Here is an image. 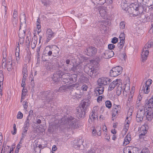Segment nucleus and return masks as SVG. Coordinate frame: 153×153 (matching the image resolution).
Wrapping results in <instances>:
<instances>
[{
	"label": "nucleus",
	"instance_id": "69168bd1",
	"mask_svg": "<svg viewBox=\"0 0 153 153\" xmlns=\"http://www.w3.org/2000/svg\"><path fill=\"white\" fill-rule=\"evenodd\" d=\"M30 38H29V37L28 36H27L26 38V43L27 44V45H29L30 43Z\"/></svg>",
	"mask_w": 153,
	"mask_h": 153
},
{
	"label": "nucleus",
	"instance_id": "052dcab7",
	"mask_svg": "<svg viewBox=\"0 0 153 153\" xmlns=\"http://www.w3.org/2000/svg\"><path fill=\"white\" fill-rule=\"evenodd\" d=\"M91 112L95 113V114H98V111L97 107L96 106L94 107L93 108Z\"/></svg>",
	"mask_w": 153,
	"mask_h": 153
},
{
	"label": "nucleus",
	"instance_id": "412c9836",
	"mask_svg": "<svg viewBox=\"0 0 153 153\" xmlns=\"http://www.w3.org/2000/svg\"><path fill=\"white\" fill-rule=\"evenodd\" d=\"M70 74L69 73H64L62 72V77L61 79L65 83V84L69 83V78L70 77Z\"/></svg>",
	"mask_w": 153,
	"mask_h": 153
},
{
	"label": "nucleus",
	"instance_id": "338daca9",
	"mask_svg": "<svg viewBox=\"0 0 153 153\" xmlns=\"http://www.w3.org/2000/svg\"><path fill=\"white\" fill-rule=\"evenodd\" d=\"M118 40V38L114 37L112 39L111 42L113 44H115L117 42Z\"/></svg>",
	"mask_w": 153,
	"mask_h": 153
},
{
	"label": "nucleus",
	"instance_id": "9b49d317",
	"mask_svg": "<svg viewBox=\"0 0 153 153\" xmlns=\"http://www.w3.org/2000/svg\"><path fill=\"white\" fill-rule=\"evenodd\" d=\"M26 30V25L25 24H21L19 30V37H25Z\"/></svg>",
	"mask_w": 153,
	"mask_h": 153
},
{
	"label": "nucleus",
	"instance_id": "2f4dec72",
	"mask_svg": "<svg viewBox=\"0 0 153 153\" xmlns=\"http://www.w3.org/2000/svg\"><path fill=\"white\" fill-rule=\"evenodd\" d=\"M37 43V39L36 37H33L31 43V46L32 48L33 49L36 47Z\"/></svg>",
	"mask_w": 153,
	"mask_h": 153
},
{
	"label": "nucleus",
	"instance_id": "bb28decb",
	"mask_svg": "<svg viewBox=\"0 0 153 153\" xmlns=\"http://www.w3.org/2000/svg\"><path fill=\"white\" fill-rule=\"evenodd\" d=\"M145 107H148V109L149 108H153V100L151 98L149 100H146L145 102Z\"/></svg>",
	"mask_w": 153,
	"mask_h": 153
},
{
	"label": "nucleus",
	"instance_id": "58836bf2",
	"mask_svg": "<svg viewBox=\"0 0 153 153\" xmlns=\"http://www.w3.org/2000/svg\"><path fill=\"white\" fill-rule=\"evenodd\" d=\"M90 118H91L93 120H95L96 118L98 119V114L91 112L89 115Z\"/></svg>",
	"mask_w": 153,
	"mask_h": 153
},
{
	"label": "nucleus",
	"instance_id": "4c0bfd02",
	"mask_svg": "<svg viewBox=\"0 0 153 153\" xmlns=\"http://www.w3.org/2000/svg\"><path fill=\"white\" fill-rule=\"evenodd\" d=\"M41 1L42 4L46 6H49L51 4L50 0H42Z\"/></svg>",
	"mask_w": 153,
	"mask_h": 153
},
{
	"label": "nucleus",
	"instance_id": "72a5a7b5",
	"mask_svg": "<svg viewBox=\"0 0 153 153\" xmlns=\"http://www.w3.org/2000/svg\"><path fill=\"white\" fill-rule=\"evenodd\" d=\"M149 87L148 86H146L145 85V86H144V85L142 87H140V90L143 91L144 93L148 94L150 90Z\"/></svg>",
	"mask_w": 153,
	"mask_h": 153
},
{
	"label": "nucleus",
	"instance_id": "603ef678",
	"mask_svg": "<svg viewBox=\"0 0 153 153\" xmlns=\"http://www.w3.org/2000/svg\"><path fill=\"white\" fill-rule=\"evenodd\" d=\"M101 128L100 127H96V134H97L99 136H100L101 135Z\"/></svg>",
	"mask_w": 153,
	"mask_h": 153
},
{
	"label": "nucleus",
	"instance_id": "f257e3e1",
	"mask_svg": "<svg viewBox=\"0 0 153 153\" xmlns=\"http://www.w3.org/2000/svg\"><path fill=\"white\" fill-rule=\"evenodd\" d=\"M81 102L79 106L76 109V114L80 118L84 117L85 110L90 104V101L88 100H84Z\"/></svg>",
	"mask_w": 153,
	"mask_h": 153
},
{
	"label": "nucleus",
	"instance_id": "e433bc0d",
	"mask_svg": "<svg viewBox=\"0 0 153 153\" xmlns=\"http://www.w3.org/2000/svg\"><path fill=\"white\" fill-rule=\"evenodd\" d=\"M67 88V86L66 85H62L57 90V91L59 92H63L66 90Z\"/></svg>",
	"mask_w": 153,
	"mask_h": 153
},
{
	"label": "nucleus",
	"instance_id": "f03ea898",
	"mask_svg": "<svg viewBox=\"0 0 153 153\" xmlns=\"http://www.w3.org/2000/svg\"><path fill=\"white\" fill-rule=\"evenodd\" d=\"M62 124L65 125L66 127L69 129H75L77 127L76 119L72 116H68L67 118L62 119Z\"/></svg>",
	"mask_w": 153,
	"mask_h": 153
},
{
	"label": "nucleus",
	"instance_id": "c03bdc74",
	"mask_svg": "<svg viewBox=\"0 0 153 153\" xmlns=\"http://www.w3.org/2000/svg\"><path fill=\"white\" fill-rule=\"evenodd\" d=\"M121 7L123 10L128 12L129 7L128 6V5L127 3H123V4L121 5Z\"/></svg>",
	"mask_w": 153,
	"mask_h": 153
},
{
	"label": "nucleus",
	"instance_id": "e2e57ef3",
	"mask_svg": "<svg viewBox=\"0 0 153 153\" xmlns=\"http://www.w3.org/2000/svg\"><path fill=\"white\" fill-rule=\"evenodd\" d=\"M23 105L24 109L26 110L28 107L27 102L26 101H24L23 102Z\"/></svg>",
	"mask_w": 153,
	"mask_h": 153
},
{
	"label": "nucleus",
	"instance_id": "f8f14e48",
	"mask_svg": "<svg viewBox=\"0 0 153 153\" xmlns=\"http://www.w3.org/2000/svg\"><path fill=\"white\" fill-rule=\"evenodd\" d=\"M78 68L79 66L78 65L74 66L73 65L70 64L68 65H65V66H64V71L67 72H77Z\"/></svg>",
	"mask_w": 153,
	"mask_h": 153
},
{
	"label": "nucleus",
	"instance_id": "9d476101",
	"mask_svg": "<svg viewBox=\"0 0 153 153\" xmlns=\"http://www.w3.org/2000/svg\"><path fill=\"white\" fill-rule=\"evenodd\" d=\"M85 53L89 56H91L95 55L97 52L96 48L94 47H90L84 50Z\"/></svg>",
	"mask_w": 153,
	"mask_h": 153
},
{
	"label": "nucleus",
	"instance_id": "a211bd4d",
	"mask_svg": "<svg viewBox=\"0 0 153 153\" xmlns=\"http://www.w3.org/2000/svg\"><path fill=\"white\" fill-rule=\"evenodd\" d=\"M146 110H147L145 111L146 113V119L148 121H151L153 117V110L150 107L148 109H146Z\"/></svg>",
	"mask_w": 153,
	"mask_h": 153
},
{
	"label": "nucleus",
	"instance_id": "4d7b16f0",
	"mask_svg": "<svg viewBox=\"0 0 153 153\" xmlns=\"http://www.w3.org/2000/svg\"><path fill=\"white\" fill-rule=\"evenodd\" d=\"M147 130L146 129V128L145 127L143 129V132L140 134V136L141 135H144L146 133Z\"/></svg>",
	"mask_w": 153,
	"mask_h": 153
},
{
	"label": "nucleus",
	"instance_id": "79ce46f5",
	"mask_svg": "<svg viewBox=\"0 0 153 153\" xmlns=\"http://www.w3.org/2000/svg\"><path fill=\"white\" fill-rule=\"evenodd\" d=\"M125 41L124 40H120V42L118 43L117 46L120 49L123 48L124 45Z\"/></svg>",
	"mask_w": 153,
	"mask_h": 153
},
{
	"label": "nucleus",
	"instance_id": "13d9d810",
	"mask_svg": "<svg viewBox=\"0 0 153 153\" xmlns=\"http://www.w3.org/2000/svg\"><path fill=\"white\" fill-rule=\"evenodd\" d=\"M13 128L14 131H12V133L13 135H15L16 134V125L15 124H13Z\"/></svg>",
	"mask_w": 153,
	"mask_h": 153
},
{
	"label": "nucleus",
	"instance_id": "423d86ee",
	"mask_svg": "<svg viewBox=\"0 0 153 153\" xmlns=\"http://www.w3.org/2000/svg\"><path fill=\"white\" fill-rule=\"evenodd\" d=\"M153 45L152 42H148L144 46V48L142 51L141 56L143 62L145 61L149 53V51L148 49L151 48Z\"/></svg>",
	"mask_w": 153,
	"mask_h": 153
},
{
	"label": "nucleus",
	"instance_id": "bf43d9fd",
	"mask_svg": "<svg viewBox=\"0 0 153 153\" xmlns=\"http://www.w3.org/2000/svg\"><path fill=\"white\" fill-rule=\"evenodd\" d=\"M23 114L20 111H19L17 115V118L21 119L23 117Z\"/></svg>",
	"mask_w": 153,
	"mask_h": 153
},
{
	"label": "nucleus",
	"instance_id": "5701e85b",
	"mask_svg": "<svg viewBox=\"0 0 153 153\" xmlns=\"http://www.w3.org/2000/svg\"><path fill=\"white\" fill-rule=\"evenodd\" d=\"M46 34L47 38L46 40V42H48L51 39L52 37L54 36L55 34V33L53 32L51 29L48 28L47 29Z\"/></svg>",
	"mask_w": 153,
	"mask_h": 153
},
{
	"label": "nucleus",
	"instance_id": "a18cd8bd",
	"mask_svg": "<svg viewBox=\"0 0 153 153\" xmlns=\"http://www.w3.org/2000/svg\"><path fill=\"white\" fill-rule=\"evenodd\" d=\"M18 18H15L13 17L12 19V22L14 27H16V26L18 23Z\"/></svg>",
	"mask_w": 153,
	"mask_h": 153
},
{
	"label": "nucleus",
	"instance_id": "864d4df0",
	"mask_svg": "<svg viewBox=\"0 0 153 153\" xmlns=\"http://www.w3.org/2000/svg\"><path fill=\"white\" fill-rule=\"evenodd\" d=\"M152 82V80L150 79H148L145 83L146 86H148L149 87L150 85L151 84Z\"/></svg>",
	"mask_w": 153,
	"mask_h": 153
},
{
	"label": "nucleus",
	"instance_id": "8fccbe9b",
	"mask_svg": "<svg viewBox=\"0 0 153 153\" xmlns=\"http://www.w3.org/2000/svg\"><path fill=\"white\" fill-rule=\"evenodd\" d=\"M106 107L108 108H110L112 106L111 102L109 100H107L105 102Z\"/></svg>",
	"mask_w": 153,
	"mask_h": 153
},
{
	"label": "nucleus",
	"instance_id": "0eeeda50",
	"mask_svg": "<svg viewBox=\"0 0 153 153\" xmlns=\"http://www.w3.org/2000/svg\"><path fill=\"white\" fill-rule=\"evenodd\" d=\"M42 98L48 101H51L54 95V92L52 91H48L40 92Z\"/></svg>",
	"mask_w": 153,
	"mask_h": 153
},
{
	"label": "nucleus",
	"instance_id": "a19ab883",
	"mask_svg": "<svg viewBox=\"0 0 153 153\" xmlns=\"http://www.w3.org/2000/svg\"><path fill=\"white\" fill-rule=\"evenodd\" d=\"M96 91L98 93L99 95L102 94L103 93L104 91V87H99L96 88Z\"/></svg>",
	"mask_w": 153,
	"mask_h": 153
},
{
	"label": "nucleus",
	"instance_id": "de8ad7c7",
	"mask_svg": "<svg viewBox=\"0 0 153 153\" xmlns=\"http://www.w3.org/2000/svg\"><path fill=\"white\" fill-rule=\"evenodd\" d=\"M29 126V120L28 118L25 121L23 128L28 129Z\"/></svg>",
	"mask_w": 153,
	"mask_h": 153
},
{
	"label": "nucleus",
	"instance_id": "b1692460",
	"mask_svg": "<svg viewBox=\"0 0 153 153\" xmlns=\"http://www.w3.org/2000/svg\"><path fill=\"white\" fill-rule=\"evenodd\" d=\"M118 79H116L113 81L109 85L108 89V91H111L113 90L116 86H117L119 84L118 82Z\"/></svg>",
	"mask_w": 153,
	"mask_h": 153
},
{
	"label": "nucleus",
	"instance_id": "aec40b11",
	"mask_svg": "<svg viewBox=\"0 0 153 153\" xmlns=\"http://www.w3.org/2000/svg\"><path fill=\"white\" fill-rule=\"evenodd\" d=\"M99 10L100 14L101 16L104 19L107 18L108 10L106 7L103 6L100 7Z\"/></svg>",
	"mask_w": 153,
	"mask_h": 153
},
{
	"label": "nucleus",
	"instance_id": "a878e982",
	"mask_svg": "<svg viewBox=\"0 0 153 153\" xmlns=\"http://www.w3.org/2000/svg\"><path fill=\"white\" fill-rule=\"evenodd\" d=\"M51 50H52L53 56L55 57L58 56L59 54V49L57 46H52L51 48Z\"/></svg>",
	"mask_w": 153,
	"mask_h": 153
},
{
	"label": "nucleus",
	"instance_id": "37998d69",
	"mask_svg": "<svg viewBox=\"0 0 153 153\" xmlns=\"http://www.w3.org/2000/svg\"><path fill=\"white\" fill-rule=\"evenodd\" d=\"M26 66L23 67L22 69V73L23 74V76L25 77H27L28 76Z\"/></svg>",
	"mask_w": 153,
	"mask_h": 153
},
{
	"label": "nucleus",
	"instance_id": "2eb2a0df",
	"mask_svg": "<svg viewBox=\"0 0 153 153\" xmlns=\"http://www.w3.org/2000/svg\"><path fill=\"white\" fill-rule=\"evenodd\" d=\"M62 71H56L53 74L52 79L55 82L60 81L62 77Z\"/></svg>",
	"mask_w": 153,
	"mask_h": 153
},
{
	"label": "nucleus",
	"instance_id": "39448f33",
	"mask_svg": "<svg viewBox=\"0 0 153 153\" xmlns=\"http://www.w3.org/2000/svg\"><path fill=\"white\" fill-rule=\"evenodd\" d=\"M84 72L88 75L92 76H95L96 73L98 71L97 68L92 65H85L84 67Z\"/></svg>",
	"mask_w": 153,
	"mask_h": 153
},
{
	"label": "nucleus",
	"instance_id": "49530a36",
	"mask_svg": "<svg viewBox=\"0 0 153 153\" xmlns=\"http://www.w3.org/2000/svg\"><path fill=\"white\" fill-rule=\"evenodd\" d=\"M1 8L3 9V13L4 14V18H6L7 17V9L6 8V6L3 5L1 6Z\"/></svg>",
	"mask_w": 153,
	"mask_h": 153
},
{
	"label": "nucleus",
	"instance_id": "20e7f679",
	"mask_svg": "<svg viewBox=\"0 0 153 153\" xmlns=\"http://www.w3.org/2000/svg\"><path fill=\"white\" fill-rule=\"evenodd\" d=\"M2 50L3 51V59L2 60V66L4 69L6 68L9 71H11L12 69L13 68L12 60L9 59V60H7V61H6L5 59L7 54L6 48L4 47L2 48Z\"/></svg>",
	"mask_w": 153,
	"mask_h": 153
},
{
	"label": "nucleus",
	"instance_id": "4be33fe9",
	"mask_svg": "<svg viewBox=\"0 0 153 153\" xmlns=\"http://www.w3.org/2000/svg\"><path fill=\"white\" fill-rule=\"evenodd\" d=\"M103 56L105 59H108L113 57L114 55V53L111 50H107L104 53Z\"/></svg>",
	"mask_w": 153,
	"mask_h": 153
},
{
	"label": "nucleus",
	"instance_id": "6ab92c4d",
	"mask_svg": "<svg viewBox=\"0 0 153 153\" xmlns=\"http://www.w3.org/2000/svg\"><path fill=\"white\" fill-rule=\"evenodd\" d=\"M113 108L112 110V120H114L113 117H115L118 113L120 108V105H117L114 104L113 105Z\"/></svg>",
	"mask_w": 153,
	"mask_h": 153
},
{
	"label": "nucleus",
	"instance_id": "393cba45",
	"mask_svg": "<svg viewBox=\"0 0 153 153\" xmlns=\"http://www.w3.org/2000/svg\"><path fill=\"white\" fill-rule=\"evenodd\" d=\"M125 91V88H124L123 89L122 84L119 83L117 87L116 93L117 95L118 96H119L121 94L122 91H123V93L124 91Z\"/></svg>",
	"mask_w": 153,
	"mask_h": 153
},
{
	"label": "nucleus",
	"instance_id": "5fc2aeb1",
	"mask_svg": "<svg viewBox=\"0 0 153 153\" xmlns=\"http://www.w3.org/2000/svg\"><path fill=\"white\" fill-rule=\"evenodd\" d=\"M40 19L39 18L37 19V21L36 22V25L37 26V28L38 30L40 29L41 26L40 25V22H39Z\"/></svg>",
	"mask_w": 153,
	"mask_h": 153
},
{
	"label": "nucleus",
	"instance_id": "c85d7f7f",
	"mask_svg": "<svg viewBox=\"0 0 153 153\" xmlns=\"http://www.w3.org/2000/svg\"><path fill=\"white\" fill-rule=\"evenodd\" d=\"M82 83H88L89 82V79L85 76L82 75L79 79Z\"/></svg>",
	"mask_w": 153,
	"mask_h": 153
},
{
	"label": "nucleus",
	"instance_id": "774afa93",
	"mask_svg": "<svg viewBox=\"0 0 153 153\" xmlns=\"http://www.w3.org/2000/svg\"><path fill=\"white\" fill-rule=\"evenodd\" d=\"M133 153H139V149L137 147H134L133 149Z\"/></svg>",
	"mask_w": 153,
	"mask_h": 153
},
{
	"label": "nucleus",
	"instance_id": "0e129e2a",
	"mask_svg": "<svg viewBox=\"0 0 153 153\" xmlns=\"http://www.w3.org/2000/svg\"><path fill=\"white\" fill-rule=\"evenodd\" d=\"M115 47V45L113 44H109L108 45V50H112Z\"/></svg>",
	"mask_w": 153,
	"mask_h": 153
},
{
	"label": "nucleus",
	"instance_id": "09e8293b",
	"mask_svg": "<svg viewBox=\"0 0 153 153\" xmlns=\"http://www.w3.org/2000/svg\"><path fill=\"white\" fill-rule=\"evenodd\" d=\"M126 22L125 21H122L120 24V28L123 29L125 28Z\"/></svg>",
	"mask_w": 153,
	"mask_h": 153
},
{
	"label": "nucleus",
	"instance_id": "c756f323",
	"mask_svg": "<svg viewBox=\"0 0 153 153\" xmlns=\"http://www.w3.org/2000/svg\"><path fill=\"white\" fill-rule=\"evenodd\" d=\"M94 5H97L98 4H103L106 2V0H91Z\"/></svg>",
	"mask_w": 153,
	"mask_h": 153
},
{
	"label": "nucleus",
	"instance_id": "4468645a",
	"mask_svg": "<svg viewBox=\"0 0 153 153\" xmlns=\"http://www.w3.org/2000/svg\"><path fill=\"white\" fill-rule=\"evenodd\" d=\"M141 14L140 17L142 19H141L143 22H149L151 21L152 22L153 21V13H152L150 14L149 16L148 15H144V14Z\"/></svg>",
	"mask_w": 153,
	"mask_h": 153
},
{
	"label": "nucleus",
	"instance_id": "ea45409f",
	"mask_svg": "<svg viewBox=\"0 0 153 153\" xmlns=\"http://www.w3.org/2000/svg\"><path fill=\"white\" fill-rule=\"evenodd\" d=\"M18 47V50L16 48V60L17 61H18L19 59V44H18V46H17V48Z\"/></svg>",
	"mask_w": 153,
	"mask_h": 153
},
{
	"label": "nucleus",
	"instance_id": "680f3d73",
	"mask_svg": "<svg viewBox=\"0 0 153 153\" xmlns=\"http://www.w3.org/2000/svg\"><path fill=\"white\" fill-rule=\"evenodd\" d=\"M25 37H19V43L21 45H22L24 42Z\"/></svg>",
	"mask_w": 153,
	"mask_h": 153
},
{
	"label": "nucleus",
	"instance_id": "6e6d98bb",
	"mask_svg": "<svg viewBox=\"0 0 153 153\" xmlns=\"http://www.w3.org/2000/svg\"><path fill=\"white\" fill-rule=\"evenodd\" d=\"M125 34L124 33H121L120 35L119 38L120 40H124L125 41Z\"/></svg>",
	"mask_w": 153,
	"mask_h": 153
},
{
	"label": "nucleus",
	"instance_id": "6e6552de",
	"mask_svg": "<svg viewBox=\"0 0 153 153\" xmlns=\"http://www.w3.org/2000/svg\"><path fill=\"white\" fill-rule=\"evenodd\" d=\"M122 70V68L120 66L113 68L110 71V75L112 77L117 76L121 74Z\"/></svg>",
	"mask_w": 153,
	"mask_h": 153
},
{
	"label": "nucleus",
	"instance_id": "3c124183",
	"mask_svg": "<svg viewBox=\"0 0 153 153\" xmlns=\"http://www.w3.org/2000/svg\"><path fill=\"white\" fill-rule=\"evenodd\" d=\"M10 148V146H7V147L4 148V149L3 150V148H2V149L1 150V153H4L6 152H7L9 150V149Z\"/></svg>",
	"mask_w": 153,
	"mask_h": 153
},
{
	"label": "nucleus",
	"instance_id": "7ed1b4c3",
	"mask_svg": "<svg viewBox=\"0 0 153 153\" xmlns=\"http://www.w3.org/2000/svg\"><path fill=\"white\" fill-rule=\"evenodd\" d=\"M143 6L142 5L138 6L134 3H132L130 5L128 10V12L133 16H137L143 13Z\"/></svg>",
	"mask_w": 153,
	"mask_h": 153
},
{
	"label": "nucleus",
	"instance_id": "c9c22d12",
	"mask_svg": "<svg viewBox=\"0 0 153 153\" xmlns=\"http://www.w3.org/2000/svg\"><path fill=\"white\" fill-rule=\"evenodd\" d=\"M28 129L23 128L22 133V138L21 139V141H22L23 139L25 137L27 134Z\"/></svg>",
	"mask_w": 153,
	"mask_h": 153
},
{
	"label": "nucleus",
	"instance_id": "dca6fc26",
	"mask_svg": "<svg viewBox=\"0 0 153 153\" xmlns=\"http://www.w3.org/2000/svg\"><path fill=\"white\" fill-rule=\"evenodd\" d=\"M57 67L56 65V64L52 62H46L45 65V68L49 71H53L56 69Z\"/></svg>",
	"mask_w": 153,
	"mask_h": 153
},
{
	"label": "nucleus",
	"instance_id": "cd10ccee",
	"mask_svg": "<svg viewBox=\"0 0 153 153\" xmlns=\"http://www.w3.org/2000/svg\"><path fill=\"white\" fill-rule=\"evenodd\" d=\"M77 76L76 74H71L69 78V83H72L74 82H76L77 80Z\"/></svg>",
	"mask_w": 153,
	"mask_h": 153
},
{
	"label": "nucleus",
	"instance_id": "7c9ffc66",
	"mask_svg": "<svg viewBox=\"0 0 153 153\" xmlns=\"http://www.w3.org/2000/svg\"><path fill=\"white\" fill-rule=\"evenodd\" d=\"M145 3L148 7H150L149 9L153 10V0H145Z\"/></svg>",
	"mask_w": 153,
	"mask_h": 153
},
{
	"label": "nucleus",
	"instance_id": "1a4fd4ad",
	"mask_svg": "<svg viewBox=\"0 0 153 153\" xmlns=\"http://www.w3.org/2000/svg\"><path fill=\"white\" fill-rule=\"evenodd\" d=\"M111 79L106 77H102L100 78L97 80L98 85L99 86H103L107 85L111 82Z\"/></svg>",
	"mask_w": 153,
	"mask_h": 153
},
{
	"label": "nucleus",
	"instance_id": "ddd939ff",
	"mask_svg": "<svg viewBox=\"0 0 153 153\" xmlns=\"http://www.w3.org/2000/svg\"><path fill=\"white\" fill-rule=\"evenodd\" d=\"M145 114V109H142L138 110L137 113L136 120L137 122H142Z\"/></svg>",
	"mask_w": 153,
	"mask_h": 153
},
{
	"label": "nucleus",
	"instance_id": "473e14b6",
	"mask_svg": "<svg viewBox=\"0 0 153 153\" xmlns=\"http://www.w3.org/2000/svg\"><path fill=\"white\" fill-rule=\"evenodd\" d=\"M20 24H25L26 21V16L25 14L23 13H22L20 17Z\"/></svg>",
	"mask_w": 153,
	"mask_h": 153
},
{
	"label": "nucleus",
	"instance_id": "f3484780",
	"mask_svg": "<svg viewBox=\"0 0 153 153\" xmlns=\"http://www.w3.org/2000/svg\"><path fill=\"white\" fill-rule=\"evenodd\" d=\"M71 95L76 98H80L82 95L81 90L78 89L73 88L70 92Z\"/></svg>",
	"mask_w": 153,
	"mask_h": 153
},
{
	"label": "nucleus",
	"instance_id": "f704fd0d",
	"mask_svg": "<svg viewBox=\"0 0 153 153\" xmlns=\"http://www.w3.org/2000/svg\"><path fill=\"white\" fill-rule=\"evenodd\" d=\"M130 135H127L126 137L125 138L124 141V145H126L128 144L129 143V141L131 140V138H130Z\"/></svg>",
	"mask_w": 153,
	"mask_h": 153
}]
</instances>
